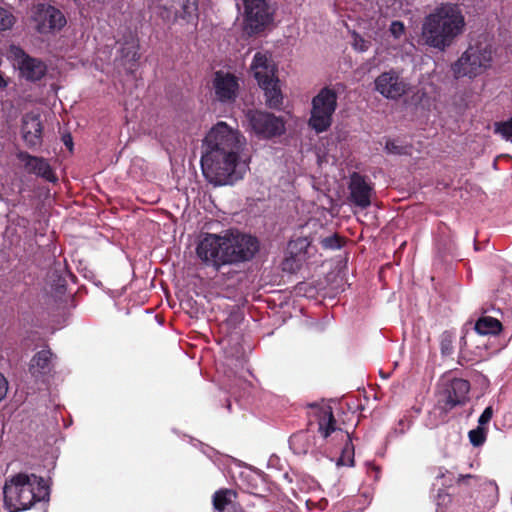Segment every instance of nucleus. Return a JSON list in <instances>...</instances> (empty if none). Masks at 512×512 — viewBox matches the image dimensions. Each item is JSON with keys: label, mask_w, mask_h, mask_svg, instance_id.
I'll list each match as a JSON object with an SVG mask.
<instances>
[{"label": "nucleus", "mask_w": 512, "mask_h": 512, "mask_svg": "<svg viewBox=\"0 0 512 512\" xmlns=\"http://www.w3.org/2000/svg\"><path fill=\"white\" fill-rule=\"evenodd\" d=\"M494 49L485 36L471 42L461 56L451 65L455 78H476L492 67Z\"/></svg>", "instance_id": "4"}, {"label": "nucleus", "mask_w": 512, "mask_h": 512, "mask_svg": "<svg viewBox=\"0 0 512 512\" xmlns=\"http://www.w3.org/2000/svg\"><path fill=\"white\" fill-rule=\"evenodd\" d=\"M8 391V382L0 373V402L6 397Z\"/></svg>", "instance_id": "37"}, {"label": "nucleus", "mask_w": 512, "mask_h": 512, "mask_svg": "<svg viewBox=\"0 0 512 512\" xmlns=\"http://www.w3.org/2000/svg\"><path fill=\"white\" fill-rule=\"evenodd\" d=\"M23 139L29 147L41 144L42 123L40 117L35 114H26L22 122Z\"/></svg>", "instance_id": "20"}, {"label": "nucleus", "mask_w": 512, "mask_h": 512, "mask_svg": "<svg viewBox=\"0 0 512 512\" xmlns=\"http://www.w3.org/2000/svg\"><path fill=\"white\" fill-rule=\"evenodd\" d=\"M18 159L24 164L28 173L42 177L49 182H55L57 180V177L46 159L32 156L26 152H20Z\"/></svg>", "instance_id": "17"}, {"label": "nucleus", "mask_w": 512, "mask_h": 512, "mask_svg": "<svg viewBox=\"0 0 512 512\" xmlns=\"http://www.w3.org/2000/svg\"><path fill=\"white\" fill-rule=\"evenodd\" d=\"M315 409V416L318 420V431L321 436L326 439L332 433L335 434V438L345 442V446L342 449L341 457L339 458L338 465H353V446L351 443L350 435L344 432L342 429L336 427V420L333 416L332 408L329 405H312Z\"/></svg>", "instance_id": "7"}, {"label": "nucleus", "mask_w": 512, "mask_h": 512, "mask_svg": "<svg viewBox=\"0 0 512 512\" xmlns=\"http://www.w3.org/2000/svg\"><path fill=\"white\" fill-rule=\"evenodd\" d=\"M3 493L4 503L9 512L30 509L36 502L49 498V489L44 479L27 473H18L7 479Z\"/></svg>", "instance_id": "2"}, {"label": "nucleus", "mask_w": 512, "mask_h": 512, "mask_svg": "<svg viewBox=\"0 0 512 512\" xmlns=\"http://www.w3.org/2000/svg\"><path fill=\"white\" fill-rule=\"evenodd\" d=\"M52 353L50 350H41L31 359L29 370L31 374L38 378L51 371Z\"/></svg>", "instance_id": "22"}, {"label": "nucleus", "mask_w": 512, "mask_h": 512, "mask_svg": "<svg viewBox=\"0 0 512 512\" xmlns=\"http://www.w3.org/2000/svg\"><path fill=\"white\" fill-rule=\"evenodd\" d=\"M245 120L248 128L260 138L269 139L285 132L283 119L266 111L249 109Z\"/></svg>", "instance_id": "9"}, {"label": "nucleus", "mask_w": 512, "mask_h": 512, "mask_svg": "<svg viewBox=\"0 0 512 512\" xmlns=\"http://www.w3.org/2000/svg\"><path fill=\"white\" fill-rule=\"evenodd\" d=\"M469 440L471 444L475 447H479L484 444L487 437V428L486 427H477L468 433Z\"/></svg>", "instance_id": "27"}, {"label": "nucleus", "mask_w": 512, "mask_h": 512, "mask_svg": "<svg viewBox=\"0 0 512 512\" xmlns=\"http://www.w3.org/2000/svg\"><path fill=\"white\" fill-rule=\"evenodd\" d=\"M201 168L205 178L216 186L232 185L242 179L249 169L243 153L203 152Z\"/></svg>", "instance_id": "3"}, {"label": "nucleus", "mask_w": 512, "mask_h": 512, "mask_svg": "<svg viewBox=\"0 0 512 512\" xmlns=\"http://www.w3.org/2000/svg\"><path fill=\"white\" fill-rule=\"evenodd\" d=\"M65 144H66L67 146H68L69 144L71 145V144H72V143H71V140H69V141H65Z\"/></svg>", "instance_id": "41"}, {"label": "nucleus", "mask_w": 512, "mask_h": 512, "mask_svg": "<svg viewBox=\"0 0 512 512\" xmlns=\"http://www.w3.org/2000/svg\"><path fill=\"white\" fill-rule=\"evenodd\" d=\"M321 245L325 249H338L341 247V240L337 235L328 236L321 240Z\"/></svg>", "instance_id": "33"}, {"label": "nucleus", "mask_w": 512, "mask_h": 512, "mask_svg": "<svg viewBox=\"0 0 512 512\" xmlns=\"http://www.w3.org/2000/svg\"><path fill=\"white\" fill-rule=\"evenodd\" d=\"M495 132L501 134V136L512 141V117L504 122L495 123Z\"/></svg>", "instance_id": "30"}, {"label": "nucleus", "mask_w": 512, "mask_h": 512, "mask_svg": "<svg viewBox=\"0 0 512 512\" xmlns=\"http://www.w3.org/2000/svg\"><path fill=\"white\" fill-rule=\"evenodd\" d=\"M244 27L248 34L262 31L272 21V11L266 0H243Z\"/></svg>", "instance_id": "10"}, {"label": "nucleus", "mask_w": 512, "mask_h": 512, "mask_svg": "<svg viewBox=\"0 0 512 512\" xmlns=\"http://www.w3.org/2000/svg\"><path fill=\"white\" fill-rule=\"evenodd\" d=\"M228 245L232 254V263L239 264L250 260L259 249L255 237L244 234L238 230H227Z\"/></svg>", "instance_id": "12"}, {"label": "nucleus", "mask_w": 512, "mask_h": 512, "mask_svg": "<svg viewBox=\"0 0 512 512\" xmlns=\"http://www.w3.org/2000/svg\"><path fill=\"white\" fill-rule=\"evenodd\" d=\"M466 18L457 3L442 2L427 13L421 25L423 44L439 52H445L466 31Z\"/></svg>", "instance_id": "1"}, {"label": "nucleus", "mask_w": 512, "mask_h": 512, "mask_svg": "<svg viewBox=\"0 0 512 512\" xmlns=\"http://www.w3.org/2000/svg\"><path fill=\"white\" fill-rule=\"evenodd\" d=\"M440 350L443 356H449L453 352V336L449 332H444L440 338Z\"/></svg>", "instance_id": "29"}, {"label": "nucleus", "mask_w": 512, "mask_h": 512, "mask_svg": "<svg viewBox=\"0 0 512 512\" xmlns=\"http://www.w3.org/2000/svg\"><path fill=\"white\" fill-rule=\"evenodd\" d=\"M16 18L9 10L0 7V32L9 30L15 24Z\"/></svg>", "instance_id": "28"}, {"label": "nucleus", "mask_w": 512, "mask_h": 512, "mask_svg": "<svg viewBox=\"0 0 512 512\" xmlns=\"http://www.w3.org/2000/svg\"><path fill=\"white\" fill-rule=\"evenodd\" d=\"M472 476L471 475H461L460 476V479H467V478H471Z\"/></svg>", "instance_id": "40"}, {"label": "nucleus", "mask_w": 512, "mask_h": 512, "mask_svg": "<svg viewBox=\"0 0 512 512\" xmlns=\"http://www.w3.org/2000/svg\"><path fill=\"white\" fill-rule=\"evenodd\" d=\"M123 56L129 58L130 61L136 62L139 59L138 46L136 43H128L125 48L122 49Z\"/></svg>", "instance_id": "32"}, {"label": "nucleus", "mask_w": 512, "mask_h": 512, "mask_svg": "<svg viewBox=\"0 0 512 512\" xmlns=\"http://www.w3.org/2000/svg\"><path fill=\"white\" fill-rule=\"evenodd\" d=\"M264 90L266 105L270 108H279L282 104V93L279 87V80L277 78L259 84Z\"/></svg>", "instance_id": "23"}, {"label": "nucleus", "mask_w": 512, "mask_h": 512, "mask_svg": "<svg viewBox=\"0 0 512 512\" xmlns=\"http://www.w3.org/2000/svg\"><path fill=\"white\" fill-rule=\"evenodd\" d=\"M234 493L231 490H220L213 495V506L218 512H223L231 503Z\"/></svg>", "instance_id": "25"}, {"label": "nucleus", "mask_w": 512, "mask_h": 512, "mask_svg": "<svg viewBox=\"0 0 512 512\" xmlns=\"http://www.w3.org/2000/svg\"><path fill=\"white\" fill-rule=\"evenodd\" d=\"M337 108V93L335 90L324 87L312 99L309 126L317 133L324 132L332 124V116Z\"/></svg>", "instance_id": "8"}, {"label": "nucleus", "mask_w": 512, "mask_h": 512, "mask_svg": "<svg viewBox=\"0 0 512 512\" xmlns=\"http://www.w3.org/2000/svg\"><path fill=\"white\" fill-rule=\"evenodd\" d=\"M374 85L375 90L389 100H398L410 90V84L394 69L381 73Z\"/></svg>", "instance_id": "11"}, {"label": "nucleus", "mask_w": 512, "mask_h": 512, "mask_svg": "<svg viewBox=\"0 0 512 512\" xmlns=\"http://www.w3.org/2000/svg\"><path fill=\"white\" fill-rule=\"evenodd\" d=\"M246 146L245 137L227 123H216L207 133L203 147L204 152L243 153Z\"/></svg>", "instance_id": "6"}, {"label": "nucleus", "mask_w": 512, "mask_h": 512, "mask_svg": "<svg viewBox=\"0 0 512 512\" xmlns=\"http://www.w3.org/2000/svg\"><path fill=\"white\" fill-rule=\"evenodd\" d=\"M385 149L388 153L392 154H401L403 152V148L392 140L386 142Z\"/></svg>", "instance_id": "36"}, {"label": "nucleus", "mask_w": 512, "mask_h": 512, "mask_svg": "<svg viewBox=\"0 0 512 512\" xmlns=\"http://www.w3.org/2000/svg\"><path fill=\"white\" fill-rule=\"evenodd\" d=\"M33 20L36 30L41 34L60 30L67 22L64 14L58 8L48 4H38L35 6Z\"/></svg>", "instance_id": "13"}, {"label": "nucleus", "mask_w": 512, "mask_h": 512, "mask_svg": "<svg viewBox=\"0 0 512 512\" xmlns=\"http://www.w3.org/2000/svg\"><path fill=\"white\" fill-rule=\"evenodd\" d=\"M349 200L361 209L371 205V197L374 193L373 186L366 178L354 172L349 180Z\"/></svg>", "instance_id": "16"}, {"label": "nucleus", "mask_w": 512, "mask_h": 512, "mask_svg": "<svg viewBox=\"0 0 512 512\" xmlns=\"http://www.w3.org/2000/svg\"><path fill=\"white\" fill-rule=\"evenodd\" d=\"M469 390L470 384L467 380L455 378L446 385L438 402L443 410L449 411L466 402Z\"/></svg>", "instance_id": "15"}, {"label": "nucleus", "mask_w": 512, "mask_h": 512, "mask_svg": "<svg viewBox=\"0 0 512 512\" xmlns=\"http://www.w3.org/2000/svg\"><path fill=\"white\" fill-rule=\"evenodd\" d=\"M389 32L394 39H401L405 36L406 28L403 22L395 20L389 26Z\"/></svg>", "instance_id": "31"}, {"label": "nucleus", "mask_w": 512, "mask_h": 512, "mask_svg": "<svg viewBox=\"0 0 512 512\" xmlns=\"http://www.w3.org/2000/svg\"><path fill=\"white\" fill-rule=\"evenodd\" d=\"M239 88L237 78L230 73L218 71L214 78V89L217 98L222 102L234 100Z\"/></svg>", "instance_id": "18"}, {"label": "nucleus", "mask_w": 512, "mask_h": 512, "mask_svg": "<svg viewBox=\"0 0 512 512\" xmlns=\"http://www.w3.org/2000/svg\"><path fill=\"white\" fill-rule=\"evenodd\" d=\"M250 69L258 84L276 78V67L267 53L257 52L252 60Z\"/></svg>", "instance_id": "19"}, {"label": "nucleus", "mask_w": 512, "mask_h": 512, "mask_svg": "<svg viewBox=\"0 0 512 512\" xmlns=\"http://www.w3.org/2000/svg\"><path fill=\"white\" fill-rule=\"evenodd\" d=\"M182 13L180 16L167 7H159V16L168 23H174L178 17L186 22H191L197 18V0H182Z\"/></svg>", "instance_id": "21"}, {"label": "nucleus", "mask_w": 512, "mask_h": 512, "mask_svg": "<svg viewBox=\"0 0 512 512\" xmlns=\"http://www.w3.org/2000/svg\"><path fill=\"white\" fill-rule=\"evenodd\" d=\"M353 46L356 50H358L360 52H365L369 49L370 42L364 40L360 36H355Z\"/></svg>", "instance_id": "35"}, {"label": "nucleus", "mask_w": 512, "mask_h": 512, "mask_svg": "<svg viewBox=\"0 0 512 512\" xmlns=\"http://www.w3.org/2000/svg\"><path fill=\"white\" fill-rule=\"evenodd\" d=\"M9 53L20 75L25 79L37 81L45 75L47 67L43 61L30 57L23 49L16 46H11Z\"/></svg>", "instance_id": "14"}, {"label": "nucleus", "mask_w": 512, "mask_h": 512, "mask_svg": "<svg viewBox=\"0 0 512 512\" xmlns=\"http://www.w3.org/2000/svg\"><path fill=\"white\" fill-rule=\"evenodd\" d=\"M474 329L480 335H496L501 332L502 324L496 318L483 316L476 321Z\"/></svg>", "instance_id": "24"}, {"label": "nucleus", "mask_w": 512, "mask_h": 512, "mask_svg": "<svg viewBox=\"0 0 512 512\" xmlns=\"http://www.w3.org/2000/svg\"><path fill=\"white\" fill-rule=\"evenodd\" d=\"M492 416H493L492 407L491 406L486 407L478 419V427H485V425H487L490 422Z\"/></svg>", "instance_id": "34"}, {"label": "nucleus", "mask_w": 512, "mask_h": 512, "mask_svg": "<svg viewBox=\"0 0 512 512\" xmlns=\"http://www.w3.org/2000/svg\"><path fill=\"white\" fill-rule=\"evenodd\" d=\"M7 80L0 74V89H3L7 86Z\"/></svg>", "instance_id": "38"}, {"label": "nucleus", "mask_w": 512, "mask_h": 512, "mask_svg": "<svg viewBox=\"0 0 512 512\" xmlns=\"http://www.w3.org/2000/svg\"><path fill=\"white\" fill-rule=\"evenodd\" d=\"M291 444L298 453L306 454L311 449V437L305 432L296 434L292 438Z\"/></svg>", "instance_id": "26"}, {"label": "nucleus", "mask_w": 512, "mask_h": 512, "mask_svg": "<svg viewBox=\"0 0 512 512\" xmlns=\"http://www.w3.org/2000/svg\"><path fill=\"white\" fill-rule=\"evenodd\" d=\"M228 245L227 230L220 233H206L196 246V255L203 264L219 270L225 265H233Z\"/></svg>", "instance_id": "5"}, {"label": "nucleus", "mask_w": 512, "mask_h": 512, "mask_svg": "<svg viewBox=\"0 0 512 512\" xmlns=\"http://www.w3.org/2000/svg\"><path fill=\"white\" fill-rule=\"evenodd\" d=\"M296 243H299V244L301 245V247H307V246H308V242H307V240H306V239H304V238H303V239H298V240L296 241Z\"/></svg>", "instance_id": "39"}]
</instances>
